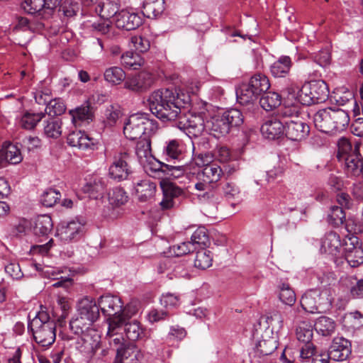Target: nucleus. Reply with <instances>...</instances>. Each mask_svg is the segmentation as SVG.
Here are the masks:
<instances>
[{
    "instance_id": "10",
    "label": "nucleus",
    "mask_w": 363,
    "mask_h": 363,
    "mask_svg": "<svg viewBox=\"0 0 363 363\" xmlns=\"http://www.w3.org/2000/svg\"><path fill=\"white\" fill-rule=\"evenodd\" d=\"M78 315H82L89 323H94L99 318V304L94 298L84 296L79 299L77 304Z\"/></svg>"
},
{
    "instance_id": "57",
    "label": "nucleus",
    "mask_w": 363,
    "mask_h": 363,
    "mask_svg": "<svg viewBox=\"0 0 363 363\" xmlns=\"http://www.w3.org/2000/svg\"><path fill=\"white\" fill-rule=\"evenodd\" d=\"M93 323H89V321L84 319L82 315H78L76 318L70 320L69 327L74 334L79 335L85 330L90 328Z\"/></svg>"
},
{
    "instance_id": "62",
    "label": "nucleus",
    "mask_w": 363,
    "mask_h": 363,
    "mask_svg": "<svg viewBox=\"0 0 363 363\" xmlns=\"http://www.w3.org/2000/svg\"><path fill=\"white\" fill-rule=\"evenodd\" d=\"M345 258L352 267H357L363 264V249L357 247L354 251H349L345 255Z\"/></svg>"
},
{
    "instance_id": "31",
    "label": "nucleus",
    "mask_w": 363,
    "mask_h": 363,
    "mask_svg": "<svg viewBox=\"0 0 363 363\" xmlns=\"http://www.w3.org/2000/svg\"><path fill=\"white\" fill-rule=\"evenodd\" d=\"M281 103V96L277 92L264 93L259 100L261 107L266 111H271L279 107Z\"/></svg>"
},
{
    "instance_id": "7",
    "label": "nucleus",
    "mask_w": 363,
    "mask_h": 363,
    "mask_svg": "<svg viewBox=\"0 0 363 363\" xmlns=\"http://www.w3.org/2000/svg\"><path fill=\"white\" fill-rule=\"evenodd\" d=\"M86 220L83 218H77L68 223H63L57 229V235L60 240L71 242L79 240L83 233Z\"/></svg>"
},
{
    "instance_id": "9",
    "label": "nucleus",
    "mask_w": 363,
    "mask_h": 363,
    "mask_svg": "<svg viewBox=\"0 0 363 363\" xmlns=\"http://www.w3.org/2000/svg\"><path fill=\"white\" fill-rule=\"evenodd\" d=\"M160 186L163 193V199L160 203L162 210H168L176 205V199L184 197L185 191L175 184L167 181H161Z\"/></svg>"
},
{
    "instance_id": "3",
    "label": "nucleus",
    "mask_w": 363,
    "mask_h": 363,
    "mask_svg": "<svg viewBox=\"0 0 363 363\" xmlns=\"http://www.w3.org/2000/svg\"><path fill=\"white\" fill-rule=\"evenodd\" d=\"M28 327L35 341L40 346L49 347L54 343L56 338V323L43 308L28 323Z\"/></svg>"
},
{
    "instance_id": "56",
    "label": "nucleus",
    "mask_w": 363,
    "mask_h": 363,
    "mask_svg": "<svg viewBox=\"0 0 363 363\" xmlns=\"http://www.w3.org/2000/svg\"><path fill=\"white\" fill-rule=\"evenodd\" d=\"M61 198V194L55 189H49L44 191L41 196L40 202L44 206L52 207Z\"/></svg>"
},
{
    "instance_id": "34",
    "label": "nucleus",
    "mask_w": 363,
    "mask_h": 363,
    "mask_svg": "<svg viewBox=\"0 0 363 363\" xmlns=\"http://www.w3.org/2000/svg\"><path fill=\"white\" fill-rule=\"evenodd\" d=\"M277 348V342L274 337L259 341L255 349V355L260 357L272 354Z\"/></svg>"
},
{
    "instance_id": "64",
    "label": "nucleus",
    "mask_w": 363,
    "mask_h": 363,
    "mask_svg": "<svg viewBox=\"0 0 363 363\" xmlns=\"http://www.w3.org/2000/svg\"><path fill=\"white\" fill-rule=\"evenodd\" d=\"M133 47L139 52H145L150 48V43L147 38L141 35H134L130 38Z\"/></svg>"
},
{
    "instance_id": "23",
    "label": "nucleus",
    "mask_w": 363,
    "mask_h": 363,
    "mask_svg": "<svg viewBox=\"0 0 363 363\" xmlns=\"http://www.w3.org/2000/svg\"><path fill=\"white\" fill-rule=\"evenodd\" d=\"M95 12L103 19L108 21L118 13V8L116 3L109 0H99L94 8Z\"/></svg>"
},
{
    "instance_id": "14",
    "label": "nucleus",
    "mask_w": 363,
    "mask_h": 363,
    "mask_svg": "<svg viewBox=\"0 0 363 363\" xmlns=\"http://www.w3.org/2000/svg\"><path fill=\"white\" fill-rule=\"evenodd\" d=\"M114 22L120 29L132 30L142 24V18L138 13L123 9L116 14Z\"/></svg>"
},
{
    "instance_id": "5",
    "label": "nucleus",
    "mask_w": 363,
    "mask_h": 363,
    "mask_svg": "<svg viewBox=\"0 0 363 363\" xmlns=\"http://www.w3.org/2000/svg\"><path fill=\"white\" fill-rule=\"evenodd\" d=\"M157 130V123L147 118V114L138 113L130 116L124 123L123 133L126 138L134 140L150 135Z\"/></svg>"
},
{
    "instance_id": "61",
    "label": "nucleus",
    "mask_w": 363,
    "mask_h": 363,
    "mask_svg": "<svg viewBox=\"0 0 363 363\" xmlns=\"http://www.w3.org/2000/svg\"><path fill=\"white\" fill-rule=\"evenodd\" d=\"M194 250L195 247H193V244L189 241L174 245L169 247V252L175 257L183 256Z\"/></svg>"
},
{
    "instance_id": "54",
    "label": "nucleus",
    "mask_w": 363,
    "mask_h": 363,
    "mask_svg": "<svg viewBox=\"0 0 363 363\" xmlns=\"http://www.w3.org/2000/svg\"><path fill=\"white\" fill-rule=\"evenodd\" d=\"M328 220L329 223L335 227H338L343 224L346 220L345 213L342 207H339V206H331Z\"/></svg>"
},
{
    "instance_id": "55",
    "label": "nucleus",
    "mask_w": 363,
    "mask_h": 363,
    "mask_svg": "<svg viewBox=\"0 0 363 363\" xmlns=\"http://www.w3.org/2000/svg\"><path fill=\"white\" fill-rule=\"evenodd\" d=\"M66 106L61 99H51L45 107V113L52 116H60L65 113Z\"/></svg>"
},
{
    "instance_id": "12",
    "label": "nucleus",
    "mask_w": 363,
    "mask_h": 363,
    "mask_svg": "<svg viewBox=\"0 0 363 363\" xmlns=\"http://www.w3.org/2000/svg\"><path fill=\"white\" fill-rule=\"evenodd\" d=\"M344 163V171L347 177H363V157L359 152V145L356 144L354 152L351 156L346 157Z\"/></svg>"
},
{
    "instance_id": "52",
    "label": "nucleus",
    "mask_w": 363,
    "mask_h": 363,
    "mask_svg": "<svg viewBox=\"0 0 363 363\" xmlns=\"http://www.w3.org/2000/svg\"><path fill=\"white\" fill-rule=\"evenodd\" d=\"M279 299L280 301L289 306H291L296 302V294L294 290L290 287L288 283H281L279 285Z\"/></svg>"
},
{
    "instance_id": "35",
    "label": "nucleus",
    "mask_w": 363,
    "mask_h": 363,
    "mask_svg": "<svg viewBox=\"0 0 363 363\" xmlns=\"http://www.w3.org/2000/svg\"><path fill=\"white\" fill-rule=\"evenodd\" d=\"M164 0H147L143 4V13L147 18H155L164 10Z\"/></svg>"
},
{
    "instance_id": "15",
    "label": "nucleus",
    "mask_w": 363,
    "mask_h": 363,
    "mask_svg": "<svg viewBox=\"0 0 363 363\" xmlns=\"http://www.w3.org/2000/svg\"><path fill=\"white\" fill-rule=\"evenodd\" d=\"M302 308L311 313H321L323 310L321 302V292L318 289L306 291L301 298Z\"/></svg>"
},
{
    "instance_id": "46",
    "label": "nucleus",
    "mask_w": 363,
    "mask_h": 363,
    "mask_svg": "<svg viewBox=\"0 0 363 363\" xmlns=\"http://www.w3.org/2000/svg\"><path fill=\"white\" fill-rule=\"evenodd\" d=\"M212 261L211 252L206 249H201L196 252L194 266L200 269H206L212 265Z\"/></svg>"
},
{
    "instance_id": "60",
    "label": "nucleus",
    "mask_w": 363,
    "mask_h": 363,
    "mask_svg": "<svg viewBox=\"0 0 363 363\" xmlns=\"http://www.w3.org/2000/svg\"><path fill=\"white\" fill-rule=\"evenodd\" d=\"M221 115L220 116L216 118L212 123V131L214 132L215 135L217 134V137L220 135H225L228 134L231 130L227 121Z\"/></svg>"
},
{
    "instance_id": "58",
    "label": "nucleus",
    "mask_w": 363,
    "mask_h": 363,
    "mask_svg": "<svg viewBox=\"0 0 363 363\" xmlns=\"http://www.w3.org/2000/svg\"><path fill=\"white\" fill-rule=\"evenodd\" d=\"M181 119L182 118L178 119L179 122L177 123V126L179 129L192 128L198 132H201L204 129V121L200 116H192L191 118L187 120L186 123H183V122L180 121Z\"/></svg>"
},
{
    "instance_id": "22",
    "label": "nucleus",
    "mask_w": 363,
    "mask_h": 363,
    "mask_svg": "<svg viewBox=\"0 0 363 363\" xmlns=\"http://www.w3.org/2000/svg\"><path fill=\"white\" fill-rule=\"evenodd\" d=\"M321 249L328 254L337 256L341 249L340 238L337 233L330 231L322 240Z\"/></svg>"
},
{
    "instance_id": "1",
    "label": "nucleus",
    "mask_w": 363,
    "mask_h": 363,
    "mask_svg": "<svg viewBox=\"0 0 363 363\" xmlns=\"http://www.w3.org/2000/svg\"><path fill=\"white\" fill-rule=\"evenodd\" d=\"M147 101L150 111L160 120L176 121L181 118V109L189 103V96L177 89H160L152 92Z\"/></svg>"
},
{
    "instance_id": "48",
    "label": "nucleus",
    "mask_w": 363,
    "mask_h": 363,
    "mask_svg": "<svg viewBox=\"0 0 363 363\" xmlns=\"http://www.w3.org/2000/svg\"><path fill=\"white\" fill-rule=\"evenodd\" d=\"M313 334L312 325L305 321L301 322L296 330L297 340L303 343L311 342Z\"/></svg>"
},
{
    "instance_id": "43",
    "label": "nucleus",
    "mask_w": 363,
    "mask_h": 363,
    "mask_svg": "<svg viewBox=\"0 0 363 363\" xmlns=\"http://www.w3.org/2000/svg\"><path fill=\"white\" fill-rule=\"evenodd\" d=\"M84 191L89 194L93 199H97L101 196L105 190V184L101 178H96L88 182L84 187Z\"/></svg>"
},
{
    "instance_id": "24",
    "label": "nucleus",
    "mask_w": 363,
    "mask_h": 363,
    "mask_svg": "<svg viewBox=\"0 0 363 363\" xmlns=\"http://www.w3.org/2000/svg\"><path fill=\"white\" fill-rule=\"evenodd\" d=\"M0 153L1 157L13 164H18L23 160L20 149L16 145L9 142H5L3 144Z\"/></svg>"
},
{
    "instance_id": "44",
    "label": "nucleus",
    "mask_w": 363,
    "mask_h": 363,
    "mask_svg": "<svg viewBox=\"0 0 363 363\" xmlns=\"http://www.w3.org/2000/svg\"><path fill=\"white\" fill-rule=\"evenodd\" d=\"M342 322L348 328L359 329L363 326V314L359 311L345 313Z\"/></svg>"
},
{
    "instance_id": "18",
    "label": "nucleus",
    "mask_w": 363,
    "mask_h": 363,
    "mask_svg": "<svg viewBox=\"0 0 363 363\" xmlns=\"http://www.w3.org/2000/svg\"><path fill=\"white\" fill-rule=\"evenodd\" d=\"M115 363H136L141 354L135 344L129 343L116 349Z\"/></svg>"
},
{
    "instance_id": "32",
    "label": "nucleus",
    "mask_w": 363,
    "mask_h": 363,
    "mask_svg": "<svg viewBox=\"0 0 363 363\" xmlns=\"http://www.w3.org/2000/svg\"><path fill=\"white\" fill-rule=\"evenodd\" d=\"M84 26L90 32L96 35H109L112 28L111 22L104 19L93 22L87 21L84 23Z\"/></svg>"
},
{
    "instance_id": "63",
    "label": "nucleus",
    "mask_w": 363,
    "mask_h": 363,
    "mask_svg": "<svg viewBox=\"0 0 363 363\" xmlns=\"http://www.w3.org/2000/svg\"><path fill=\"white\" fill-rule=\"evenodd\" d=\"M296 99L302 105L304 106H311L312 104H315L314 99H312V96L309 89L308 88V85L305 83L300 89L298 90V92L296 95Z\"/></svg>"
},
{
    "instance_id": "40",
    "label": "nucleus",
    "mask_w": 363,
    "mask_h": 363,
    "mask_svg": "<svg viewBox=\"0 0 363 363\" xmlns=\"http://www.w3.org/2000/svg\"><path fill=\"white\" fill-rule=\"evenodd\" d=\"M189 242L193 244L195 250L197 247L206 249L205 247L210 243L208 230L204 227L198 228L192 234Z\"/></svg>"
},
{
    "instance_id": "30",
    "label": "nucleus",
    "mask_w": 363,
    "mask_h": 363,
    "mask_svg": "<svg viewBox=\"0 0 363 363\" xmlns=\"http://www.w3.org/2000/svg\"><path fill=\"white\" fill-rule=\"evenodd\" d=\"M237 100L242 105L253 103L259 97L248 83L242 84L236 91Z\"/></svg>"
},
{
    "instance_id": "49",
    "label": "nucleus",
    "mask_w": 363,
    "mask_h": 363,
    "mask_svg": "<svg viewBox=\"0 0 363 363\" xmlns=\"http://www.w3.org/2000/svg\"><path fill=\"white\" fill-rule=\"evenodd\" d=\"M150 135L144 136L139 139L135 147V154L142 162L143 158H147L151 155Z\"/></svg>"
},
{
    "instance_id": "59",
    "label": "nucleus",
    "mask_w": 363,
    "mask_h": 363,
    "mask_svg": "<svg viewBox=\"0 0 363 363\" xmlns=\"http://www.w3.org/2000/svg\"><path fill=\"white\" fill-rule=\"evenodd\" d=\"M182 148L179 142L177 140H172L167 143L163 150V154L167 159H178L182 155Z\"/></svg>"
},
{
    "instance_id": "33",
    "label": "nucleus",
    "mask_w": 363,
    "mask_h": 363,
    "mask_svg": "<svg viewBox=\"0 0 363 363\" xmlns=\"http://www.w3.org/2000/svg\"><path fill=\"white\" fill-rule=\"evenodd\" d=\"M315 330L323 336L331 335L335 330V322L330 318L321 316L317 319L314 325Z\"/></svg>"
},
{
    "instance_id": "29",
    "label": "nucleus",
    "mask_w": 363,
    "mask_h": 363,
    "mask_svg": "<svg viewBox=\"0 0 363 363\" xmlns=\"http://www.w3.org/2000/svg\"><path fill=\"white\" fill-rule=\"evenodd\" d=\"M53 228L52 218L48 215L39 216L35 222L34 234L37 236H47Z\"/></svg>"
},
{
    "instance_id": "45",
    "label": "nucleus",
    "mask_w": 363,
    "mask_h": 363,
    "mask_svg": "<svg viewBox=\"0 0 363 363\" xmlns=\"http://www.w3.org/2000/svg\"><path fill=\"white\" fill-rule=\"evenodd\" d=\"M104 79L112 84H120L125 79V73L119 67H111L106 69L104 74Z\"/></svg>"
},
{
    "instance_id": "16",
    "label": "nucleus",
    "mask_w": 363,
    "mask_h": 363,
    "mask_svg": "<svg viewBox=\"0 0 363 363\" xmlns=\"http://www.w3.org/2000/svg\"><path fill=\"white\" fill-rule=\"evenodd\" d=\"M285 132L284 121H281L277 116L267 120L261 126L262 135L269 140L279 138Z\"/></svg>"
},
{
    "instance_id": "17",
    "label": "nucleus",
    "mask_w": 363,
    "mask_h": 363,
    "mask_svg": "<svg viewBox=\"0 0 363 363\" xmlns=\"http://www.w3.org/2000/svg\"><path fill=\"white\" fill-rule=\"evenodd\" d=\"M100 309L104 315L108 316L121 313L123 304L119 297L106 294L99 299Z\"/></svg>"
},
{
    "instance_id": "4",
    "label": "nucleus",
    "mask_w": 363,
    "mask_h": 363,
    "mask_svg": "<svg viewBox=\"0 0 363 363\" xmlns=\"http://www.w3.org/2000/svg\"><path fill=\"white\" fill-rule=\"evenodd\" d=\"M223 171L215 163L205 165L201 172L198 173L199 181L195 184V189L200 200L211 201L216 198V184L220 179Z\"/></svg>"
},
{
    "instance_id": "53",
    "label": "nucleus",
    "mask_w": 363,
    "mask_h": 363,
    "mask_svg": "<svg viewBox=\"0 0 363 363\" xmlns=\"http://www.w3.org/2000/svg\"><path fill=\"white\" fill-rule=\"evenodd\" d=\"M334 99L336 104L339 106H344L349 102H352L354 105L353 111L354 116L359 115V113H357L359 111V106L356 100L354 99L353 94L351 91L347 90L342 93L337 92L335 94Z\"/></svg>"
},
{
    "instance_id": "25",
    "label": "nucleus",
    "mask_w": 363,
    "mask_h": 363,
    "mask_svg": "<svg viewBox=\"0 0 363 363\" xmlns=\"http://www.w3.org/2000/svg\"><path fill=\"white\" fill-rule=\"evenodd\" d=\"M126 337L130 341L142 340L147 337L145 328L138 320H128L124 328Z\"/></svg>"
},
{
    "instance_id": "13",
    "label": "nucleus",
    "mask_w": 363,
    "mask_h": 363,
    "mask_svg": "<svg viewBox=\"0 0 363 363\" xmlns=\"http://www.w3.org/2000/svg\"><path fill=\"white\" fill-rule=\"evenodd\" d=\"M153 78L147 72H140L131 77H128L125 82V88L134 92H144L152 84Z\"/></svg>"
},
{
    "instance_id": "51",
    "label": "nucleus",
    "mask_w": 363,
    "mask_h": 363,
    "mask_svg": "<svg viewBox=\"0 0 363 363\" xmlns=\"http://www.w3.org/2000/svg\"><path fill=\"white\" fill-rule=\"evenodd\" d=\"M222 116L227 121L230 128L240 126L243 123V116L240 111L236 108H232L225 111Z\"/></svg>"
},
{
    "instance_id": "41",
    "label": "nucleus",
    "mask_w": 363,
    "mask_h": 363,
    "mask_svg": "<svg viewBox=\"0 0 363 363\" xmlns=\"http://www.w3.org/2000/svg\"><path fill=\"white\" fill-rule=\"evenodd\" d=\"M121 63L128 68L138 69L143 63L144 60L141 56L133 51H127L121 55Z\"/></svg>"
},
{
    "instance_id": "28",
    "label": "nucleus",
    "mask_w": 363,
    "mask_h": 363,
    "mask_svg": "<svg viewBox=\"0 0 363 363\" xmlns=\"http://www.w3.org/2000/svg\"><path fill=\"white\" fill-rule=\"evenodd\" d=\"M44 116L45 113L43 112L33 113L26 111L18 118V124L22 128L30 130L35 128Z\"/></svg>"
},
{
    "instance_id": "27",
    "label": "nucleus",
    "mask_w": 363,
    "mask_h": 363,
    "mask_svg": "<svg viewBox=\"0 0 363 363\" xmlns=\"http://www.w3.org/2000/svg\"><path fill=\"white\" fill-rule=\"evenodd\" d=\"M79 335L86 350L94 351L99 347L101 337L96 330L91 327Z\"/></svg>"
},
{
    "instance_id": "50",
    "label": "nucleus",
    "mask_w": 363,
    "mask_h": 363,
    "mask_svg": "<svg viewBox=\"0 0 363 363\" xmlns=\"http://www.w3.org/2000/svg\"><path fill=\"white\" fill-rule=\"evenodd\" d=\"M300 108L294 104L284 105L281 106L277 112L276 116L282 121H286L287 118L296 119L298 118Z\"/></svg>"
},
{
    "instance_id": "39",
    "label": "nucleus",
    "mask_w": 363,
    "mask_h": 363,
    "mask_svg": "<svg viewBox=\"0 0 363 363\" xmlns=\"http://www.w3.org/2000/svg\"><path fill=\"white\" fill-rule=\"evenodd\" d=\"M248 84L259 96L262 93H265L270 87L268 78L262 74H256L253 75Z\"/></svg>"
},
{
    "instance_id": "26",
    "label": "nucleus",
    "mask_w": 363,
    "mask_h": 363,
    "mask_svg": "<svg viewBox=\"0 0 363 363\" xmlns=\"http://www.w3.org/2000/svg\"><path fill=\"white\" fill-rule=\"evenodd\" d=\"M292 62L289 56H281L270 67V72L275 77H284L289 72Z\"/></svg>"
},
{
    "instance_id": "2",
    "label": "nucleus",
    "mask_w": 363,
    "mask_h": 363,
    "mask_svg": "<svg viewBox=\"0 0 363 363\" xmlns=\"http://www.w3.org/2000/svg\"><path fill=\"white\" fill-rule=\"evenodd\" d=\"M350 121L347 111L332 107L320 109L313 116L315 128L329 134H336L345 130L349 125Z\"/></svg>"
},
{
    "instance_id": "37",
    "label": "nucleus",
    "mask_w": 363,
    "mask_h": 363,
    "mask_svg": "<svg viewBox=\"0 0 363 363\" xmlns=\"http://www.w3.org/2000/svg\"><path fill=\"white\" fill-rule=\"evenodd\" d=\"M21 8L29 14L38 13L43 17L48 16L44 0H24L21 3Z\"/></svg>"
},
{
    "instance_id": "47",
    "label": "nucleus",
    "mask_w": 363,
    "mask_h": 363,
    "mask_svg": "<svg viewBox=\"0 0 363 363\" xmlns=\"http://www.w3.org/2000/svg\"><path fill=\"white\" fill-rule=\"evenodd\" d=\"M354 152V147H352L351 143L347 138L342 137L338 140L337 158L339 162H343L346 157L351 156Z\"/></svg>"
},
{
    "instance_id": "6",
    "label": "nucleus",
    "mask_w": 363,
    "mask_h": 363,
    "mask_svg": "<svg viewBox=\"0 0 363 363\" xmlns=\"http://www.w3.org/2000/svg\"><path fill=\"white\" fill-rule=\"evenodd\" d=\"M130 162V155L128 152H121L115 155L108 169L109 177L117 182L127 179L132 173Z\"/></svg>"
},
{
    "instance_id": "36",
    "label": "nucleus",
    "mask_w": 363,
    "mask_h": 363,
    "mask_svg": "<svg viewBox=\"0 0 363 363\" xmlns=\"http://www.w3.org/2000/svg\"><path fill=\"white\" fill-rule=\"evenodd\" d=\"M62 121L59 118H50L44 121V134L48 138H58L62 133Z\"/></svg>"
},
{
    "instance_id": "19",
    "label": "nucleus",
    "mask_w": 363,
    "mask_h": 363,
    "mask_svg": "<svg viewBox=\"0 0 363 363\" xmlns=\"http://www.w3.org/2000/svg\"><path fill=\"white\" fill-rule=\"evenodd\" d=\"M107 319L108 328L107 335L112 337L118 334V331L125 327V324L130 319V315H128L127 308H124L121 313L116 315H108Z\"/></svg>"
},
{
    "instance_id": "42",
    "label": "nucleus",
    "mask_w": 363,
    "mask_h": 363,
    "mask_svg": "<svg viewBox=\"0 0 363 363\" xmlns=\"http://www.w3.org/2000/svg\"><path fill=\"white\" fill-rule=\"evenodd\" d=\"M108 202L113 207H119L127 203L128 196L121 187L112 189L108 194Z\"/></svg>"
},
{
    "instance_id": "38",
    "label": "nucleus",
    "mask_w": 363,
    "mask_h": 363,
    "mask_svg": "<svg viewBox=\"0 0 363 363\" xmlns=\"http://www.w3.org/2000/svg\"><path fill=\"white\" fill-rule=\"evenodd\" d=\"M72 121L76 124L77 121L89 122L93 119V113L90 106L87 104L69 111Z\"/></svg>"
},
{
    "instance_id": "20",
    "label": "nucleus",
    "mask_w": 363,
    "mask_h": 363,
    "mask_svg": "<svg viewBox=\"0 0 363 363\" xmlns=\"http://www.w3.org/2000/svg\"><path fill=\"white\" fill-rule=\"evenodd\" d=\"M135 194L140 202H146L151 199L156 192V184L147 179L137 182L135 186Z\"/></svg>"
},
{
    "instance_id": "21",
    "label": "nucleus",
    "mask_w": 363,
    "mask_h": 363,
    "mask_svg": "<svg viewBox=\"0 0 363 363\" xmlns=\"http://www.w3.org/2000/svg\"><path fill=\"white\" fill-rule=\"evenodd\" d=\"M306 84L315 104L324 102L328 99L329 89L324 81L313 80L306 82Z\"/></svg>"
},
{
    "instance_id": "11",
    "label": "nucleus",
    "mask_w": 363,
    "mask_h": 363,
    "mask_svg": "<svg viewBox=\"0 0 363 363\" xmlns=\"http://www.w3.org/2000/svg\"><path fill=\"white\" fill-rule=\"evenodd\" d=\"M285 135L291 140L301 141L310 133L309 125L299 118L284 121Z\"/></svg>"
},
{
    "instance_id": "8",
    "label": "nucleus",
    "mask_w": 363,
    "mask_h": 363,
    "mask_svg": "<svg viewBox=\"0 0 363 363\" xmlns=\"http://www.w3.org/2000/svg\"><path fill=\"white\" fill-rule=\"evenodd\" d=\"M351 353V342L349 340L343 337H334L328 351L330 359L335 362L347 360Z\"/></svg>"
}]
</instances>
